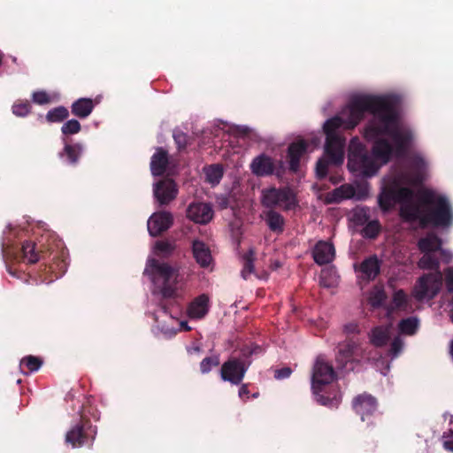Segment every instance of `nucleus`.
Returning <instances> with one entry per match:
<instances>
[{
  "label": "nucleus",
  "mask_w": 453,
  "mask_h": 453,
  "mask_svg": "<svg viewBox=\"0 0 453 453\" xmlns=\"http://www.w3.org/2000/svg\"><path fill=\"white\" fill-rule=\"evenodd\" d=\"M365 112L372 118L364 128V137L374 139L378 136H390L395 143L397 157H403L413 138L408 129L399 127V113L395 101L390 96H357L349 104L345 127L353 129L364 119Z\"/></svg>",
  "instance_id": "nucleus-1"
},
{
  "label": "nucleus",
  "mask_w": 453,
  "mask_h": 453,
  "mask_svg": "<svg viewBox=\"0 0 453 453\" xmlns=\"http://www.w3.org/2000/svg\"><path fill=\"white\" fill-rule=\"evenodd\" d=\"M401 218L410 223L418 222L421 228H447L453 225V208L449 199L431 189L419 191L418 203L400 208Z\"/></svg>",
  "instance_id": "nucleus-2"
},
{
  "label": "nucleus",
  "mask_w": 453,
  "mask_h": 453,
  "mask_svg": "<svg viewBox=\"0 0 453 453\" xmlns=\"http://www.w3.org/2000/svg\"><path fill=\"white\" fill-rule=\"evenodd\" d=\"M15 258L28 264L42 261L40 267L43 274L40 277L43 282L53 281L61 277L67 269L63 243L50 234L42 235L38 242H23Z\"/></svg>",
  "instance_id": "nucleus-3"
},
{
  "label": "nucleus",
  "mask_w": 453,
  "mask_h": 453,
  "mask_svg": "<svg viewBox=\"0 0 453 453\" xmlns=\"http://www.w3.org/2000/svg\"><path fill=\"white\" fill-rule=\"evenodd\" d=\"M343 115L347 116L346 112H343ZM346 122L347 118L335 116L327 119L323 126V130L326 136L325 154L327 158H320L317 162L316 174L319 180L326 177L329 164L340 165L343 163L346 140L339 134V129L348 130L345 127Z\"/></svg>",
  "instance_id": "nucleus-4"
},
{
  "label": "nucleus",
  "mask_w": 453,
  "mask_h": 453,
  "mask_svg": "<svg viewBox=\"0 0 453 453\" xmlns=\"http://www.w3.org/2000/svg\"><path fill=\"white\" fill-rule=\"evenodd\" d=\"M418 265L423 270H434V273L420 276L412 289V296L418 301L431 300L440 292L442 287V273L439 271L440 262L433 253H424Z\"/></svg>",
  "instance_id": "nucleus-5"
},
{
  "label": "nucleus",
  "mask_w": 453,
  "mask_h": 453,
  "mask_svg": "<svg viewBox=\"0 0 453 453\" xmlns=\"http://www.w3.org/2000/svg\"><path fill=\"white\" fill-rule=\"evenodd\" d=\"M375 159L363 144H356L354 139L351 141L348 159V168L350 172L364 177H372L380 168Z\"/></svg>",
  "instance_id": "nucleus-6"
},
{
  "label": "nucleus",
  "mask_w": 453,
  "mask_h": 453,
  "mask_svg": "<svg viewBox=\"0 0 453 453\" xmlns=\"http://www.w3.org/2000/svg\"><path fill=\"white\" fill-rule=\"evenodd\" d=\"M413 191L407 187H401L394 180L389 185L382 188L378 196V203L383 212L391 211L396 203L403 205L411 203Z\"/></svg>",
  "instance_id": "nucleus-7"
},
{
  "label": "nucleus",
  "mask_w": 453,
  "mask_h": 453,
  "mask_svg": "<svg viewBox=\"0 0 453 453\" xmlns=\"http://www.w3.org/2000/svg\"><path fill=\"white\" fill-rule=\"evenodd\" d=\"M151 265L161 280L160 293L163 298H175L178 296L180 282L179 268L157 260H153Z\"/></svg>",
  "instance_id": "nucleus-8"
},
{
  "label": "nucleus",
  "mask_w": 453,
  "mask_h": 453,
  "mask_svg": "<svg viewBox=\"0 0 453 453\" xmlns=\"http://www.w3.org/2000/svg\"><path fill=\"white\" fill-rule=\"evenodd\" d=\"M335 361L340 369L352 371L362 357V346L358 338L348 337L337 345Z\"/></svg>",
  "instance_id": "nucleus-9"
},
{
  "label": "nucleus",
  "mask_w": 453,
  "mask_h": 453,
  "mask_svg": "<svg viewBox=\"0 0 453 453\" xmlns=\"http://www.w3.org/2000/svg\"><path fill=\"white\" fill-rule=\"evenodd\" d=\"M261 203L264 207L269 210L280 207L285 211H289L295 206V195L288 187H272L262 190Z\"/></svg>",
  "instance_id": "nucleus-10"
},
{
  "label": "nucleus",
  "mask_w": 453,
  "mask_h": 453,
  "mask_svg": "<svg viewBox=\"0 0 453 453\" xmlns=\"http://www.w3.org/2000/svg\"><path fill=\"white\" fill-rule=\"evenodd\" d=\"M96 434V427H93L88 418H81L80 421L75 424L65 435V441L70 443L73 448L83 446L88 437L94 441Z\"/></svg>",
  "instance_id": "nucleus-11"
},
{
  "label": "nucleus",
  "mask_w": 453,
  "mask_h": 453,
  "mask_svg": "<svg viewBox=\"0 0 453 453\" xmlns=\"http://www.w3.org/2000/svg\"><path fill=\"white\" fill-rule=\"evenodd\" d=\"M336 378V373L332 365L322 357H318L313 366L311 376V388L313 393L322 390L325 385L330 384Z\"/></svg>",
  "instance_id": "nucleus-12"
},
{
  "label": "nucleus",
  "mask_w": 453,
  "mask_h": 453,
  "mask_svg": "<svg viewBox=\"0 0 453 453\" xmlns=\"http://www.w3.org/2000/svg\"><path fill=\"white\" fill-rule=\"evenodd\" d=\"M249 365L240 358L231 357L221 365L220 377L224 381L239 385L245 376Z\"/></svg>",
  "instance_id": "nucleus-13"
},
{
  "label": "nucleus",
  "mask_w": 453,
  "mask_h": 453,
  "mask_svg": "<svg viewBox=\"0 0 453 453\" xmlns=\"http://www.w3.org/2000/svg\"><path fill=\"white\" fill-rule=\"evenodd\" d=\"M153 193L160 205H166L176 198L178 188L173 180L166 178L155 184Z\"/></svg>",
  "instance_id": "nucleus-14"
},
{
  "label": "nucleus",
  "mask_w": 453,
  "mask_h": 453,
  "mask_svg": "<svg viewBox=\"0 0 453 453\" xmlns=\"http://www.w3.org/2000/svg\"><path fill=\"white\" fill-rule=\"evenodd\" d=\"M186 214L187 218L191 221L200 225H206L212 219L214 213L210 203L194 202L188 206Z\"/></svg>",
  "instance_id": "nucleus-15"
},
{
  "label": "nucleus",
  "mask_w": 453,
  "mask_h": 453,
  "mask_svg": "<svg viewBox=\"0 0 453 453\" xmlns=\"http://www.w3.org/2000/svg\"><path fill=\"white\" fill-rule=\"evenodd\" d=\"M173 224L171 212L162 211L153 213L148 220V231L151 236H158L168 230Z\"/></svg>",
  "instance_id": "nucleus-16"
},
{
  "label": "nucleus",
  "mask_w": 453,
  "mask_h": 453,
  "mask_svg": "<svg viewBox=\"0 0 453 453\" xmlns=\"http://www.w3.org/2000/svg\"><path fill=\"white\" fill-rule=\"evenodd\" d=\"M252 173L257 177H265L276 174L280 176L276 171V165L273 159L268 155L262 153L253 158L250 164Z\"/></svg>",
  "instance_id": "nucleus-17"
},
{
  "label": "nucleus",
  "mask_w": 453,
  "mask_h": 453,
  "mask_svg": "<svg viewBox=\"0 0 453 453\" xmlns=\"http://www.w3.org/2000/svg\"><path fill=\"white\" fill-rule=\"evenodd\" d=\"M352 404L353 409L360 415L363 421L372 416L377 410V400L367 393L358 395L355 397Z\"/></svg>",
  "instance_id": "nucleus-18"
},
{
  "label": "nucleus",
  "mask_w": 453,
  "mask_h": 453,
  "mask_svg": "<svg viewBox=\"0 0 453 453\" xmlns=\"http://www.w3.org/2000/svg\"><path fill=\"white\" fill-rule=\"evenodd\" d=\"M365 139L368 142H373L372 154L376 159L381 161L384 164L390 160L394 149L388 139L383 138V136H378L374 139Z\"/></svg>",
  "instance_id": "nucleus-19"
},
{
  "label": "nucleus",
  "mask_w": 453,
  "mask_h": 453,
  "mask_svg": "<svg viewBox=\"0 0 453 453\" xmlns=\"http://www.w3.org/2000/svg\"><path fill=\"white\" fill-rule=\"evenodd\" d=\"M312 257L316 264L319 265H327L335 257L334 246L329 242L319 241L313 249Z\"/></svg>",
  "instance_id": "nucleus-20"
},
{
  "label": "nucleus",
  "mask_w": 453,
  "mask_h": 453,
  "mask_svg": "<svg viewBox=\"0 0 453 453\" xmlns=\"http://www.w3.org/2000/svg\"><path fill=\"white\" fill-rule=\"evenodd\" d=\"M308 143L304 140H299L289 144L288 149V157L289 169L296 172L300 166L301 157L306 153Z\"/></svg>",
  "instance_id": "nucleus-21"
},
{
  "label": "nucleus",
  "mask_w": 453,
  "mask_h": 453,
  "mask_svg": "<svg viewBox=\"0 0 453 453\" xmlns=\"http://www.w3.org/2000/svg\"><path fill=\"white\" fill-rule=\"evenodd\" d=\"M418 248L422 253H434L440 251L441 256H446L447 251L442 249L441 239L434 233H427L418 242Z\"/></svg>",
  "instance_id": "nucleus-22"
},
{
  "label": "nucleus",
  "mask_w": 453,
  "mask_h": 453,
  "mask_svg": "<svg viewBox=\"0 0 453 453\" xmlns=\"http://www.w3.org/2000/svg\"><path fill=\"white\" fill-rule=\"evenodd\" d=\"M210 299L206 294H202L196 297L188 307V315L191 319H201L205 317L209 311Z\"/></svg>",
  "instance_id": "nucleus-23"
},
{
  "label": "nucleus",
  "mask_w": 453,
  "mask_h": 453,
  "mask_svg": "<svg viewBox=\"0 0 453 453\" xmlns=\"http://www.w3.org/2000/svg\"><path fill=\"white\" fill-rule=\"evenodd\" d=\"M168 152L163 148H157L150 160V171L154 176H162L168 166Z\"/></svg>",
  "instance_id": "nucleus-24"
},
{
  "label": "nucleus",
  "mask_w": 453,
  "mask_h": 453,
  "mask_svg": "<svg viewBox=\"0 0 453 453\" xmlns=\"http://www.w3.org/2000/svg\"><path fill=\"white\" fill-rule=\"evenodd\" d=\"M192 252L196 263L203 268L208 267L212 257L209 247L202 241L195 240L192 242Z\"/></svg>",
  "instance_id": "nucleus-25"
},
{
  "label": "nucleus",
  "mask_w": 453,
  "mask_h": 453,
  "mask_svg": "<svg viewBox=\"0 0 453 453\" xmlns=\"http://www.w3.org/2000/svg\"><path fill=\"white\" fill-rule=\"evenodd\" d=\"M84 150L83 145L80 142L65 143L62 151L58 153L60 158L67 164L76 165Z\"/></svg>",
  "instance_id": "nucleus-26"
},
{
  "label": "nucleus",
  "mask_w": 453,
  "mask_h": 453,
  "mask_svg": "<svg viewBox=\"0 0 453 453\" xmlns=\"http://www.w3.org/2000/svg\"><path fill=\"white\" fill-rule=\"evenodd\" d=\"M427 164L426 160L419 155L413 156L411 159V168L412 176L411 182L413 185H420L426 178V170Z\"/></svg>",
  "instance_id": "nucleus-27"
},
{
  "label": "nucleus",
  "mask_w": 453,
  "mask_h": 453,
  "mask_svg": "<svg viewBox=\"0 0 453 453\" xmlns=\"http://www.w3.org/2000/svg\"><path fill=\"white\" fill-rule=\"evenodd\" d=\"M359 270L362 273L364 279L372 280L380 272V262L377 256H371L360 264Z\"/></svg>",
  "instance_id": "nucleus-28"
},
{
  "label": "nucleus",
  "mask_w": 453,
  "mask_h": 453,
  "mask_svg": "<svg viewBox=\"0 0 453 453\" xmlns=\"http://www.w3.org/2000/svg\"><path fill=\"white\" fill-rule=\"evenodd\" d=\"M95 108L94 101L90 98L81 97L75 100L71 105V112L79 119L88 118Z\"/></svg>",
  "instance_id": "nucleus-29"
},
{
  "label": "nucleus",
  "mask_w": 453,
  "mask_h": 453,
  "mask_svg": "<svg viewBox=\"0 0 453 453\" xmlns=\"http://www.w3.org/2000/svg\"><path fill=\"white\" fill-rule=\"evenodd\" d=\"M264 219L272 232L275 234L283 233L285 219L280 212L274 210H268L264 212Z\"/></svg>",
  "instance_id": "nucleus-30"
},
{
  "label": "nucleus",
  "mask_w": 453,
  "mask_h": 453,
  "mask_svg": "<svg viewBox=\"0 0 453 453\" xmlns=\"http://www.w3.org/2000/svg\"><path fill=\"white\" fill-rule=\"evenodd\" d=\"M389 339L388 328L383 326L374 327L370 334V342L375 347H383Z\"/></svg>",
  "instance_id": "nucleus-31"
},
{
  "label": "nucleus",
  "mask_w": 453,
  "mask_h": 453,
  "mask_svg": "<svg viewBox=\"0 0 453 453\" xmlns=\"http://www.w3.org/2000/svg\"><path fill=\"white\" fill-rule=\"evenodd\" d=\"M206 182L211 186L218 185L223 178L224 171L220 165H211L204 168Z\"/></svg>",
  "instance_id": "nucleus-32"
},
{
  "label": "nucleus",
  "mask_w": 453,
  "mask_h": 453,
  "mask_svg": "<svg viewBox=\"0 0 453 453\" xmlns=\"http://www.w3.org/2000/svg\"><path fill=\"white\" fill-rule=\"evenodd\" d=\"M255 259L256 252L253 248H250L248 252L242 255L243 267L241 271V275L244 280H247L250 275L254 273Z\"/></svg>",
  "instance_id": "nucleus-33"
},
{
  "label": "nucleus",
  "mask_w": 453,
  "mask_h": 453,
  "mask_svg": "<svg viewBox=\"0 0 453 453\" xmlns=\"http://www.w3.org/2000/svg\"><path fill=\"white\" fill-rule=\"evenodd\" d=\"M418 326L419 320L418 319L417 317H409L406 319H403L398 324L399 331L402 334L407 335L415 334Z\"/></svg>",
  "instance_id": "nucleus-34"
},
{
  "label": "nucleus",
  "mask_w": 453,
  "mask_h": 453,
  "mask_svg": "<svg viewBox=\"0 0 453 453\" xmlns=\"http://www.w3.org/2000/svg\"><path fill=\"white\" fill-rule=\"evenodd\" d=\"M69 117V111L65 106H58L50 110L46 114L48 122H61Z\"/></svg>",
  "instance_id": "nucleus-35"
},
{
  "label": "nucleus",
  "mask_w": 453,
  "mask_h": 453,
  "mask_svg": "<svg viewBox=\"0 0 453 453\" xmlns=\"http://www.w3.org/2000/svg\"><path fill=\"white\" fill-rule=\"evenodd\" d=\"M381 231V225L378 219L370 220L362 229V235L365 238L375 239Z\"/></svg>",
  "instance_id": "nucleus-36"
},
{
  "label": "nucleus",
  "mask_w": 453,
  "mask_h": 453,
  "mask_svg": "<svg viewBox=\"0 0 453 453\" xmlns=\"http://www.w3.org/2000/svg\"><path fill=\"white\" fill-rule=\"evenodd\" d=\"M219 364L220 359L219 355L206 357L200 363V372L203 374L208 373L211 371L213 367L219 366Z\"/></svg>",
  "instance_id": "nucleus-37"
},
{
  "label": "nucleus",
  "mask_w": 453,
  "mask_h": 453,
  "mask_svg": "<svg viewBox=\"0 0 453 453\" xmlns=\"http://www.w3.org/2000/svg\"><path fill=\"white\" fill-rule=\"evenodd\" d=\"M177 150L181 152L190 144L191 138L180 130H174L173 134Z\"/></svg>",
  "instance_id": "nucleus-38"
},
{
  "label": "nucleus",
  "mask_w": 453,
  "mask_h": 453,
  "mask_svg": "<svg viewBox=\"0 0 453 453\" xmlns=\"http://www.w3.org/2000/svg\"><path fill=\"white\" fill-rule=\"evenodd\" d=\"M20 365L27 367L30 372H33L40 369L42 365V360L38 357L30 355L21 359Z\"/></svg>",
  "instance_id": "nucleus-39"
},
{
  "label": "nucleus",
  "mask_w": 453,
  "mask_h": 453,
  "mask_svg": "<svg viewBox=\"0 0 453 453\" xmlns=\"http://www.w3.org/2000/svg\"><path fill=\"white\" fill-rule=\"evenodd\" d=\"M31 111V104L27 100H18L12 105V113L18 117H25Z\"/></svg>",
  "instance_id": "nucleus-40"
},
{
  "label": "nucleus",
  "mask_w": 453,
  "mask_h": 453,
  "mask_svg": "<svg viewBox=\"0 0 453 453\" xmlns=\"http://www.w3.org/2000/svg\"><path fill=\"white\" fill-rule=\"evenodd\" d=\"M81 129V126L77 119H70L66 121L61 127V132L65 135L78 134Z\"/></svg>",
  "instance_id": "nucleus-41"
},
{
  "label": "nucleus",
  "mask_w": 453,
  "mask_h": 453,
  "mask_svg": "<svg viewBox=\"0 0 453 453\" xmlns=\"http://www.w3.org/2000/svg\"><path fill=\"white\" fill-rule=\"evenodd\" d=\"M407 295L403 289L395 291L393 295V304L397 309H404L407 306Z\"/></svg>",
  "instance_id": "nucleus-42"
},
{
  "label": "nucleus",
  "mask_w": 453,
  "mask_h": 453,
  "mask_svg": "<svg viewBox=\"0 0 453 453\" xmlns=\"http://www.w3.org/2000/svg\"><path fill=\"white\" fill-rule=\"evenodd\" d=\"M155 249L158 255H169L173 251L174 247L167 241H157Z\"/></svg>",
  "instance_id": "nucleus-43"
},
{
  "label": "nucleus",
  "mask_w": 453,
  "mask_h": 453,
  "mask_svg": "<svg viewBox=\"0 0 453 453\" xmlns=\"http://www.w3.org/2000/svg\"><path fill=\"white\" fill-rule=\"evenodd\" d=\"M321 391L322 390H318L317 393H314L317 395V401L320 404L328 407L337 406V404L339 403V399L336 396L330 398L328 396L319 394V392Z\"/></svg>",
  "instance_id": "nucleus-44"
},
{
  "label": "nucleus",
  "mask_w": 453,
  "mask_h": 453,
  "mask_svg": "<svg viewBox=\"0 0 453 453\" xmlns=\"http://www.w3.org/2000/svg\"><path fill=\"white\" fill-rule=\"evenodd\" d=\"M386 294L383 290H378L372 294L370 303L373 307H380L386 300Z\"/></svg>",
  "instance_id": "nucleus-45"
},
{
  "label": "nucleus",
  "mask_w": 453,
  "mask_h": 453,
  "mask_svg": "<svg viewBox=\"0 0 453 453\" xmlns=\"http://www.w3.org/2000/svg\"><path fill=\"white\" fill-rule=\"evenodd\" d=\"M32 99L34 103L40 105L49 104L50 101L49 95L45 91L34 92L32 95Z\"/></svg>",
  "instance_id": "nucleus-46"
},
{
  "label": "nucleus",
  "mask_w": 453,
  "mask_h": 453,
  "mask_svg": "<svg viewBox=\"0 0 453 453\" xmlns=\"http://www.w3.org/2000/svg\"><path fill=\"white\" fill-rule=\"evenodd\" d=\"M344 333L347 336L346 338H348V337L356 338L355 336L359 334V333H360L359 325L357 323H354V322L346 324L344 326Z\"/></svg>",
  "instance_id": "nucleus-47"
},
{
  "label": "nucleus",
  "mask_w": 453,
  "mask_h": 453,
  "mask_svg": "<svg viewBox=\"0 0 453 453\" xmlns=\"http://www.w3.org/2000/svg\"><path fill=\"white\" fill-rule=\"evenodd\" d=\"M442 440L445 449L453 451V427L449 428L448 432L443 433Z\"/></svg>",
  "instance_id": "nucleus-48"
},
{
  "label": "nucleus",
  "mask_w": 453,
  "mask_h": 453,
  "mask_svg": "<svg viewBox=\"0 0 453 453\" xmlns=\"http://www.w3.org/2000/svg\"><path fill=\"white\" fill-rule=\"evenodd\" d=\"M216 203L220 210H225L231 206L232 198L225 195L218 196L216 197Z\"/></svg>",
  "instance_id": "nucleus-49"
},
{
  "label": "nucleus",
  "mask_w": 453,
  "mask_h": 453,
  "mask_svg": "<svg viewBox=\"0 0 453 453\" xmlns=\"http://www.w3.org/2000/svg\"><path fill=\"white\" fill-rule=\"evenodd\" d=\"M403 341L400 338L396 337L393 340L390 346V353L393 355V357L398 356L403 349Z\"/></svg>",
  "instance_id": "nucleus-50"
},
{
  "label": "nucleus",
  "mask_w": 453,
  "mask_h": 453,
  "mask_svg": "<svg viewBox=\"0 0 453 453\" xmlns=\"http://www.w3.org/2000/svg\"><path fill=\"white\" fill-rule=\"evenodd\" d=\"M292 373V370L289 367H283L280 369L275 370L274 377L277 380H282L288 378Z\"/></svg>",
  "instance_id": "nucleus-51"
},
{
  "label": "nucleus",
  "mask_w": 453,
  "mask_h": 453,
  "mask_svg": "<svg viewBox=\"0 0 453 453\" xmlns=\"http://www.w3.org/2000/svg\"><path fill=\"white\" fill-rule=\"evenodd\" d=\"M335 192L342 193L341 197L342 198H349L353 196L354 190L351 187L342 186L340 188L336 189Z\"/></svg>",
  "instance_id": "nucleus-52"
},
{
  "label": "nucleus",
  "mask_w": 453,
  "mask_h": 453,
  "mask_svg": "<svg viewBox=\"0 0 453 453\" xmlns=\"http://www.w3.org/2000/svg\"><path fill=\"white\" fill-rule=\"evenodd\" d=\"M446 285L449 292L453 293V268H449L446 273Z\"/></svg>",
  "instance_id": "nucleus-53"
},
{
  "label": "nucleus",
  "mask_w": 453,
  "mask_h": 453,
  "mask_svg": "<svg viewBox=\"0 0 453 453\" xmlns=\"http://www.w3.org/2000/svg\"><path fill=\"white\" fill-rule=\"evenodd\" d=\"M249 395H250V390L248 388L247 384H242L239 389V396L241 398H243L244 396L246 398H249Z\"/></svg>",
  "instance_id": "nucleus-54"
},
{
  "label": "nucleus",
  "mask_w": 453,
  "mask_h": 453,
  "mask_svg": "<svg viewBox=\"0 0 453 453\" xmlns=\"http://www.w3.org/2000/svg\"><path fill=\"white\" fill-rule=\"evenodd\" d=\"M356 217L359 224L365 223L369 219V216L365 212L356 214Z\"/></svg>",
  "instance_id": "nucleus-55"
},
{
  "label": "nucleus",
  "mask_w": 453,
  "mask_h": 453,
  "mask_svg": "<svg viewBox=\"0 0 453 453\" xmlns=\"http://www.w3.org/2000/svg\"><path fill=\"white\" fill-rule=\"evenodd\" d=\"M188 353H199L201 351V348L199 346H194L188 349Z\"/></svg>",
  "instance_id": "nucleus-56"
},
{
  "label": "nucleus",
  "mask_w": 453,
  "mask_h": 453,
  "mask_svg": "<svg viewBox=\"0 0 453 453\" xmlns=\"http://www.w3.org/2000/svg\"><path fill=\"white\" fill-rule=\"evenodd\" d=\"M8 272L10 274L13 275V276H16V277H19L18 276V273L16 271H13L11 267L8 268Z\"/></svg>",
  "instance_id": "nucleus-57"
},
{
  "label": "nucleus",
  "mask_w": 453,
  "mask_h": 453,
  "mask_svg": "<svg viewBox=\"0 0 453 453\" xmlns=\"http://www.w3.org/2000/svg\"><path fill=\"white\" fill-rule=\"evenodd\" d=\"M450 318H451V320H452V322H453V310L451 311Z\"/></svg>",
  "instance_id": "nucleus-58"
},
{
  "label": "nucleus",
  "mask_w": 453,
  "mask_h": 453,
  "mask_svg": "<svg viewBox=\"0 0 453 453\" xmlns=\"http://www.w3.org/2000/svg\"><path fill=\"white\" fill-rule=\"evenodd\" d=\"M331 180H332L333 183H336V181L334 180L333 178H331Z\"/></svg>",
  "instance_id": "nucleus-59"
}]
</instances>
